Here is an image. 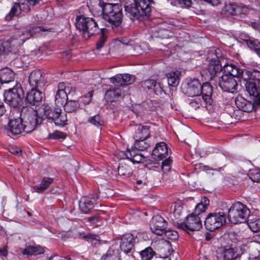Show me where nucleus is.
I'll use <instances>...</instances> for the list:
<instances>
[{
	"label": "nucleus",
	"instance_id": "obj_8",
	"mask_svg": "<svg viewBox=\"0 0 260 260\" xmlns=\"http://www.w3.org/2000/svg\"><path fill=\"white\" fill-rule=\"evenodd\" d=\"M178 228L183 230L188 234L194 231H198L202 228L201 217L198 215L191 214L186 217L182 222H177Z\"/></svg>",
	"mask_w": 260,
	"mask_h": 260
},
{
	"label": "nucleus",
	"instance_id": "obj_61",
	"mask_svg": "<svg viewBox=\"0 0 260 260\" xmlns=\"http://www.w3.org/2000/svg\"><path fill=\"white\" fill-rule=\"evenodd\" d=\"M101 217L95 215L88 218V221L93 224L98 225L99 222L101 221Z\"/></svg>",
	"mask_w": 260,
	"mask_h": 260
},
{
	"label": "nucleus",
	"instance_id": "obj_16",
	"mask_svg": "<svg viewBox=\"0 0 260 260\" xmlns=\"http://www.w3.org/2000/svg\"><path fill=\"white\" fill-rule=\"evenodd\" d=\"M185 94L189 96H200L201 84L198 79L190 80L182 87Z\"/></svg>",
	"mask_w": 260,
	"mask_h": 260
},
{
	"label": "nucleus",
	"instance_id": "obj_7",
	"mask_svg": "<svg viewBox=\"0 0 260 260\" xmlns=\"http://www.w3.org/2000/svg\"><path fill=\"white\" fill-rule=\"evenodd\" d=\"M225 222V213L220 211L210 213L206 218L204 224L207 230L213 232L220 228Z\"/></svg>",
	"mask_w": 260,
	"mask_h": 260
},
{
	"label": "nucleus",
	"instance_id": "obj_52",
	"mask_svg": "<svg viewBox=\"0 0 260 260\" xmlns=\"http://www.w3.org/2000/svg\"><path fill=\"white\" fill-rule=\"evenodd\" d=\"M172 159L170 157H169L165 159L162 162L161 169L165 173L170 172L171 170V164L172 163Z\"/></svg>",
	"mask_w": 260,
	"mask_h": 260
},
{
	"label": "nucleus",
	"instance_id": "obj_56",
	"mask_svg": "<svg viewBox=\"0 0 260 260\" xmlns=\"http://www.w3.org/2000/svg\"><path fill=\"white\" fill-rule=\"evenodd\" d=\"M144 156L139 152L136 154H134L132 157H131L127 160H129V162H132L133 163H140L141 162L143 159H144Z\"/></svg>",
	"mask_w": 260,
	"mask_h": 260
},
{
	"label": "nucleus",
	"instance_id": "obj_21",
	"mask_svg": "<svg viewBox=\"0 0 260 260\" xmlns=\"http://www.w3.org/2000/svg\"><path fill=\"white\" fill-rule=\"evenodd\" d=\"M95 202V199L93 197H83L79 202V209L83 213H88L93 208Z\"/></svg>",
	"mask_w": 260,
	"mask_h": 260
},
{
	"label": "nucleus",
	"instance_id": "obj_23",
	"mask_svg": "<svg viewBox=\"0 0 260 260\" xmlns=\"http://www.w3.org/2000/svg\"><path fill=\"white\" fill-rule=\"evenodd\" d=\"M28 81L32 88L41 86L43 85L44 77L40 71L35 70L30 73L28 77Z\"/></svg>",
	"mask_w": 260,
	"mask_h": 260
},
{
	"label": "nucleus",
	"instance_id": "obj_43",
	"mask_svg": "<svg viewBox=\"0 0 260 260\" xmlns=\"http://www.w3.org/2000/svg\"><path fill=\"white\" fill-rule=\"evenodd\" d=\"M87 121L98 128L104 125V121L99 114L89 117Z\"/></svg>",
	"mask_w": 260,
	"mask_h": 260
},
{
	"label": "nucleus",
	"instance_id": "obj_1",
	"mask_svg": "<svg viewBox=\"0 0 260 260\" xmlns=\"http://www.w3.org/2000/svg\"><path fill=\"white\" fill-rule=\"evenodd\" d=\"M98 4L104 18L113 29L119 27L122 21V8L118 4L104 3L101 0H92Z\"/></svg>",
	"mask_w": 260,
	"mask_h": 260
},
{
	"label": "nucleus",
	"instance_id": "obj_24",
	"mask_svg": "<svg viewBox=\"0 0 260 260\" xmlns=\"http://www.w3.org/2000/svg\"><path fill=\"white\" fill-rule=\"evenodd\" d=\"M217 257L219 255L223 256L224 260H240V255L235 252L232 248H219L217 251Z\"/></svg>",
	"mask_w": 260,
	"mask_h": 260
},
{
	"label": "nucleus",
	"instance_id": "obj_62",
	"mask_svg": "<svg viewBox=\"0 0 260 260\" xmlns=\"http://www.w3.org/2000/svg\"><path fill=\"white\" fill-rule=\"evenodd\" d=\"M9 151L13 154L19 156L21 155V150L16 146H12L9 149Z\"/></svg>",
	"mask_w": 260,
	"mask_h": 260
},
{
	"label": "nucleus",
	"instance_id": "obj_46",
	"mask_svg": "<svg viewBox=\"0 0 260 260\" xmlns=\"http://www.w3.org/2000/svg\"><path fill=\"white\" fill-rule=\"evenodd\" d=\"M18 3L19 10L20 12L28 13L30 11V6L27 3V0H17Z\"/></svg>",
	"mask_w": 260,
	"mask_h": 260
},
{
	"label": "nucleus",
	"instance_id": "obj_32",
	"mask_svg": "<svg viewBox=\"0 0 260 260\" xmlns=\"http://www.w3.org/2000/svg\"><path fill=\"white\" fill-rule=\"evenodd\" d=\"M119 251L117 248H110L101 260H120Z\"/></svg>",
	"mask_w": 260,
	"mask_h": 260
},
{
	"label": "nucleus",
	"instance_id": "obj_44",
	"mask_svg": "<svg viewBox=\"0 0 260 260\" xmlns=\"http://www.w3.org/2000/svg\"><path fill=\"white\" fill-rule=\"evenodd\" d=\"M238 5L237 4H226L224 8V11L228 14L231 15H237L239 11Z\"/></svg>",
	"mask_w": 260,
	"mask_h": 260
},
{
	"label": "nucleus",
	"instance_id": "obj_25",
	"mask_svg": "<svg viewBox=\"0 0 260 260\" xmlns=\"http://www.w3.org/2000/svg\"><path fill=\"white\" fill-rule=\"evenodd\" d=\"M8 130L14 135L20 134L23 132L21 118L11 119L8 123Z\"/></svg>",
	"mask_w": 260,
	"mask_h": 260
},
{
	"label": "nucleus",
	"instance_id": "obj_51",
	"mask_svg": "<svg viewBox=\"0 0 260 260\" xmlns=\"http://www.w3.org/2000/svg\"><path fill=\"white\" fill-rule=\"evenodd\" d=\"M248 225L252 232L256 233L260 230V219L248 221Z\"/></svg>",
	"mask_w": 260,
	"mask_h": 260
},
{
	"label": "nucleus",
	"instance_id": "obj_31",
	"mask_svg": "<svg viewBox=\"0 0 260 260\" xmlns=\"http://www.w3.org/2000/svg\"><path fill=\"white\" fill-rule=\"evenodd\" d=\"M135 130L136 131V137L137 138L147 139L149 136V127L147 125H136L135 127Z\"/></svg>",
	"mask_w": 260,
	"mask_h": 260
},
{
	"label": "nucleus",
	"instance_id": "obj_22",
	"mask_svg": "<svg viewBox=\"0 0 260 260\" xmlns=\"http://www.w3.org/2000/svg\"><path fill=\"white\" fill-rule=\"evenodd\" d=\"M152 155L153 158L158 159H162L168 155V147L164 142L158 143L152 150Z\"/></svg>",
	"mask_w": 260,
	"mask_h": 260
},
{
	"label": "nucleus",
	"instance_id": "obj_57",
	"mask_svg": "<svg viewBox=\"0 0 260 260\" xmlns=\"http://www.w3.org/2000/svg\"><path fill=\"white\" fill-rule=\"evenodd\" d=\"M239 11H238V15L240 14H246L250 11H253V10L248 8L247 6L243 5L242 4L238 5V7Z\"/></svg>",
	"mask_w": 260,
	"mask_h": 260
},
{
	"label": "nucleus",
	"instance_id": "obj_58",
	"mask_svg": "<svg viewBox=\"0 0 260 260\" xmlns=\"http://www.w3.org/2000/svg\"><path fill=\"white\" fill-rule=\"evenodd\" d=\"M174 210V214L175 217L179 218L183 212V208L182 206L178 205L175 206Z\"/></svg>",
	"mask_w": 260,
	"mask_h": 260
},
{
	"label": "nucleus",
	"instance_id": "obj_53",
	"mask_svg": "<svg viewBox=\"0 0 260 260\" xmlns=\"http://www.w3.org/2000/svg\"><path fill=\"white\" fill-rule=\"evenodd\" d=\"M164 234L166 237V238L171 240H174L177 239L178 237V233L176 231L172 230H166L165 232L164 233Z\"/></svg>",
	"mask_w": 260,
	"mask_h": 260
},
{
	"label": "nucleus",
	"instance_id": "obj_5",
	"mask_svg": "<svg viewBox=\"0 0 260 260\" xmlns=\"http://www.w3.org/2000/svg\"><path fill=\"white\" fill-rule=\"evenodd\" d=\"M131 19L141 20L144 16H148L151 11L148 0H137V2L125 10Z\"/></svg>",
	"mask_w": 260,
	"mask_h": 260
},
{
	"label": "nucleus",
	"instance_id": "obj_2",
	"mask_svg": "<svg viewBox=\"0 0 260 260\" xmlns=\"http://www.w3.org/2000/svg\"><path fill=\"white\" fill-rule=\"evenodd\" d=\"M75 25L85 40L88 39L91 36L102 30L99 28L95 19L83 15L77 16Z\"/></svg>",
	"mask_w": 260,
	"mask_h": 260
},
{
	"label": "nucleus",
	"instance_id": "obj_4",
	"mask_svg": "<svg viewBox=\"0 0 260 260\" xmlns=\"http://www.w3.org/2000/svg\"><path fill=\"white\" fill-rule=\"evenodd\" d=\"M250 214V210L246 205L238 202L233 204L229 209L228 217L234 224L245 222Z\"/></svg>",
	"mask_w": 260,
	"mask_h": 260
},
{
	"label": "nucleus",
	"instance_id": "obj_36",
	"mask_svg": "<svg viewBox=\"0 0 260 260\" xmlns=\"http://www.w3.org/2000/svg\"><path fill=\"white\" fill-rule=\"evenodd\" d=\"M63 106L66 112L72 113L77 111L80 108V105L77 101L67 100Z\"/></svg>",
	"mask_w": 260,
	"mask_h": 260
},
{
	"label": "nucleus",
	"instance_id": "obj_6",
	"mask_svg": "<svg viewBox=\"0 0 260 260\" xmlns=\"http://www.w3.org/2000/svg\"><path fill=\"white\" fill-rule=\"evenodd\" d=\"M220 54L219 49L213 48L210 51L207 57L208 63L206 69L210 75L211 79L217 76L222 71Z\"/></svg>",
	"mask_w": 260,
	"mask_h": 260
},
{
	"label": "nucleus",
	"instance_id": "obj_30",
	"mask_svg": "<svg viewBox=\"0 0 260 260\" xmlns=\"http://www.w3.org/2000/svg\"><path fill=\"white\" fill-rule=\"evenodd\" d=\"M181 72L178 70L172 71L168 75V82L169 86L176 87L180 81Z\"/></svg>",
	"mask_w": 260,
	"mask_h": 260
},
{
	"label": "nucleus",
	"instance_id": "obj_9",
	"mask_svg": "<svg viewBox=\"0 0 260 260\" xmlns=\"http://www.w3.org/2000/svg\"><path fill=\"white\" fill-rule=\"evenodd\" d=\"M4 95L5 102L10 106L15 108L20 104L24 92L20 85L17 84L6 91Z\"/></svg>",
	"mask_w": 260,
	"mask_h": 260
},
{
	"label": "nucleus",
	"instance_id": "obj_35",
	"mask_svg": "<svg viewBox=\"0 0 260 260\" xmlns=\"http://www.w3.org/2000/svg\"><path fill=\"white\" fill-rule=\"evenodd\" d=\"M54 179L49 177H44L40 185H36L34 188L38 193H42L46 190L53 182Z\"/></svg>",
	"mask_w": 260,
	"mask_h": 260
},
{
	"label": "nucleus",
	"instance_id": "obj_37",
	"mask_svg": "<svg viewBox=\"0 0 260 260\" xmlns=\"http://www.w3.org/2000/svg\"><path fill=\"white\" fill-rule=\"evenodd\" d=\"M138 140H136L134 146L138 150L143 151L147 149L150 145L147 139H143L138 138Z\"/></svg>",
	"mask_w": 260,
	"mask_h": 260
},
{
	"label": "nucleus",
	"instance_id": "obj_27",
	"mask_svg": "<svg viewBox=\"0 0 260 260\" xmlns=\"http://www.w3.org/2000/svg\"><path fill=\"white\" fill-rule=\"evenodd\" d=\"M131 162L129 160H123L120 162L118 167V174L122 176L129 177L133 173Z\"/></svg>",
	"mask_w": 260,
	"mask_h": 260
},
{
	"label": "nucleus",
	"instance_id": "obj_15",
	"mask_svg": "<svg viewBox=\"0 0 260 260\" xmlns=\"http://www.w3.org/2000/svg\"><path fill=\"white\" fill-rule=\"evenodd\" d=\"M167 223L165 220L162 217L157 215L152 219L150 229L153 233L161 236L167 229Z\"/></svg>",
	"mask_w": 260,
	"mask_h": 260
},
{
	"label": "nucleus",
	"instance_id": "obj_20",
	"mask_svg": "<svg viewBox=\"0 0 260 260\" xmlns=\"http://www.w3.org/2000/svg\"><path fill=\"white\" fill-rule=\"evenodd\" d=\"M42 92L36 88H32L30 91H28L26 97V100L28 103L37 106L42 102Z\"/></svg>",
	"mask_w": 260,
	"mask_h": 260
},
{
	"label": "nucleus",
	"instance_id": "obj_55",
	"mask_svg": "<svg viewBox=\"0 0 260 260\" xmlns=\"http://www.w3.org/2000/svg\"><path fill=\"white\" fill-rule=\"evenodd\" d=\"M107 40V37L104 34H102L99 40L97 41L96 44V49L100 50L105 44Z\"/></svg>",
	"mask_w": 260,
	"mask_h": 260
},
{
	"label": "nucleus",
	"instance_id": "obj_63",
	"mask_svg": "<svg viewBox=\"0 0 260 260\" xmlns=\"http://www.w3.org/2000/svg\"><path fill=\"white\" fill-rule=\"evenodd\" d=\"M181 7H189L191 5V0H177Z\"/></svg>",
	"mask_w": 260,
	"mask_h": 260
},
{
	"label": "nucleus",
	"instance_id": "obj_54",
	"mask_svg": "<svg viewBox=\"0 0 260 260\" xmlns=\"http://www.w3.org/2000/svg\"><path fill=\"white\" fill-rule=\"evenodd\" d=\"M66 137V135L64 133L57 131L50 134L49 136V138L52 139H64Z\"/></svg>",
	"mask_w": 260,
	"mask_h": 260
},
{
	"label": "nucleus",
	"instance_id": "obj_40",
	"mask_svg": "<svg viewBox=\"0 0 260 260\" xmlns=\"http://www.w3.org/2000/svg\"><path fill=\"white\" fill-rule=\"evenodd\" d=\"M155 254V252L151 247H147L140 252L142 260H150Z\"/></svg>",
	"mask_w": 260,
	"mask_h": 260
},
{
	"label": "nucleus",
	"instance_id": "obj_18",
	"mask_svg": "<svg viewBox=\"0 0 260 260\" xmlns=\"http://www.w3.org/2000/svg\"><path fill=\"white\" fill-rule=\"evenodd\" d=\"M235 105L240 110L245 112H250L254 108V103L248 101L240 95H238L235 99Z\"/></svg>",
	"mask_w": 260,
	"mask_h": 260
},
{
	"label": "nucleus",
	"instance_id": "obj_10",
	"mask_svg": "<svg viewBox=\"0 0 260 260\" xmlns=\"http://www.w3.org/2000/svg\"><path fill=\"white\" fill-rule=\"evenodd\" d=\"M27 40L22 30H18L7 42L0 44V59L1 55L10 51V48L17 47Z\"/></svg>",
	"mask_w": 260,
	"mask_h": 260
},
{
	"label": "nucleus",
	"instance_id": "obj_17",
	"mask_svg": "<svg viewBox=\"0 0 260 260\" xmlns=\"http://www.w3.org/2000/svg\"><path fill=\"white\" fill-rule=\"evenodd\" d=\"M111 83L117 86H126L135 81L134 77L128 74H118L110 78Z\"/></svg>",
	"mask_w": 260,
	"mask_h": 260
},
{
	"label": "nucleus",
	"instance_id": "obj_49",
	"mask_svg": "<svg viewBox=\"0 0 260 260\" xmlns=\"http://www.w3.org/2000/svg\"><path fill=\"white\" fill-rule=\"evenodd\" d=\"M20 12L19 10L18 3H14L10 12L6 15V19L10 20L12 17L17 16Z\"/></svg>",
	"mask_w": 260,
	"mask_h": 260
},
{
	"label": "nucleus",
	"instance_id": "obj_39",
	"mask_svg": "<svg viewBox=\"0 0 260 260\" xmlns=\"http://www.w3.org/2000/svg\"><path fill=\"white\" fill-rule=\"evenodd\" d=\"M204 203L201 202L197 205L194 212L192 214L200 216L201 213L205 211L209 204V201L207 198L205 197L204 198Z\"/></svg>",
	"mask_w": 260,
	"mask_h": 260
},
{
	"label": "nucleus",
	"instance_id": "obj_13",
	"mask_svg": "<svg viewBox=\"0 0 260 260\" xmlns=\"http://www.w3.org/2000/svg\"><path fill=\"white\" fill-rule=\"evenodd\" d=\"M120 248L126 254H132L134 251L135 245L138 242V238L132 234L127 233L121 238Z\"/></svg>",
	"mask_w": 260,
	"mask_h": 260
},
{
	"label": "nucleus",
	"instance_id": "obj_41",
	"mask_svg": "<svg viewBox=\"0 0 260 260\" xmlns=\"http://www.w3.org/2000/svg\"><path fill=\"white\" fill-rule=\"evenodd\" d=\"M138 153V150L136 149L133 145L131 149H127L125 151H120L119 153V156L121 159L126 158V160L129 159L131 157H132L134 154H136Z\"/></svg>",
	"mask_w": 260,
	"mask_h": 260
},
{
	"label": "nucleus",
	"instance_id": "obj_19",
	"mask_svg": "<svg viewBox=\"0 0 260 260\" xmlns=\"http://www.w3.org/2000/svg\"><path fill=\"white\" fill-rule=\"evenodd\" d=\"M200 92V97L201 96V99L204 103L206 104L211 105L212 100V87L211 84L208 82H205L201 85V88Z\"/></svg>",
	"mask_w": 260,
	"mask_h": 260
},
{
	"label": "nucleus",
	"instance_id": "obj_33",
	"mask_svg": "<svg viewBox=\"0 0 260 260\" xmlns=\"http://www.w3.org/2000/svg\"><path fill=\"white\" fill-rule=\"evenodd\" d=\"M122 91L119 88L110 89L105 94V99L107 102L112 103L115 101L116 99L121 96Z\"/></svg>",
	"mask_w": 260,
	"mask_h": 260
},
{
	"label": "nucleus",
	"instance_id": "obj_29",
	"mask_svg": "<svg viewBox=\"0 0 260 260\" xmlns=\"http://www.w3.org/2000/svg\"><path fill=\"white\" fill-rule=\"evenodd\" d=\"M243 41L250 50L260 57V41L249 37L244 39Z\"/></svg>",
	"mask_w": 260,
	"mask_h": 260
},
{
	"label": "nucleus",
	"instance_id": "obj_48",
	"mask_svg": "<svg viewBox=\"0 0 260 260\" xmlns=\"http://www.w3.org/2000/svg\"><path fill=\"white\" fill-rule=\"evenodd\" d=\"M195 98L192 100L190 102L189 104L190 106L194 109L199 108L200 106L207 107V104L204 103L203 100L200 98V96H194Z\"/></svg>",
	"mask_w": 260,
	"mask_h": 260
},
{
	"label": "nucleus",
	"instance_id": "obj_59",
	"mask_svg": "<svg viewBox=\"0 0 260 260\" xmlns=\"http://www.w3.org/2000/svg\"><path fill=\"white\" fill-rule=\"evenodd\" d=\"M119 1L124 5L125 10L127 9V6L129 7L137 2V0H119Z\"/></svg>",
	"mask_w": 260,
	"mask_h": 260
},
{
	"label": "nucleus",
	"instance_id": "obj_14",
	"mask_svg": "<svg viewBox=\"0 0 260 260\" xmlns=\"http://www.w3.org/2000/svg\"><path fill=\"white\" fill-rule=\"evenodd\" d=\"M42 118L40 117L37 113L29 114L27 119L22 121L23 132L25 133H29L34 131L37 125L41 123Z\"/></svg>",
	"mask_w": 260,
	"mask_h": 260
},
{
	"label": "nucleus",
	"instance_id": "obj_3",
	"mask_svg": "<svg viewBox=\"0 0 260 260\" xmlns=\"http://www.w3.org/2000/svg\"><path fill=\"white\" fill-rule=\"evenodd\" d=\"M222 75L237 78V79L245 80L248 79H258L260 74L255 71L241 69L233 64L226 63L223 67Z\"/></svg>",
	"mask_w": 260,
	"mask_h": 260
},
{
	"label": "nucleus",
	"instance_id": "obj_26",
	"mask_svg": "<svg viewBox=\"0 0 260 260\" xmlns=\"http://www.w3.org/2000/svg\"><path fill=\"white\" fill-rule=\"evenodd\" d=\"M61 111V109L58 107L52 108L48 105L43 106V112L45 117L50 122H53L58 113Z\"/></svg>",
	"mask_w": 260,
	"mask_h": 260
},
{
	"label": "nucleus",
	"instance_id": "obj_28",
	"mask_svg": "<svg viewBox=\"0 0 260 260\" xmlns=\"http://www.w3.org/2000/svg\"><path fill=\"white\" fill-rule=\"evenodd\" d=\"M15 73L6 67L0 70V80L4 83H8L14 80Z\"/></svg>",
	"mask_w": 260,
	"mask_h": 260
},
{
	"label": "nucleus",
	"instance_id": "obj_47",
	"mask_svg": "<svg viewBox=\"0 0 260 260\" xmlns=\"http://www.w3.org/2000/svg\"><path fill=\"white\" fill-rule=\"evenodd\" d=\"M141 85L145 89L154 90L157 86V83L154 80L149 79L142 81Z\"/></svg>",
	"mask_w": 260,
	"mask_h": 260
},
{
	"label": "nucleus",
	"instance_id": "obj_45",
	"mask_svg": "<svg viewBox=\"0 0 260 260\" xmlns=\"http://www.w3.org/2000/svg\"><path fill=\"white\" fill-rule=\"evenodd\" d=\"M56 125L63 126L67 124V116L65 113H61V111L58 113V116L55 118L53 121Z\"/></svg>",
	"mask_w": 260,
	"mask_h": 260
},
{
	"label": "nucleus",
	"instance_id": "obj_12",
	"mask_svg": "<svg viewBox=\"0 0 260 260\" xmlns=\"http://www.w3.org/2000/svg\"><path fill=\"white\" fill-rule=\"evenodd\" d=\"M237 79L226 75H222L218 79V86L225 92L234 93L237 91Z\"/></svg>",
	"mask_w": 260,
	"mask_h": 260
},
{
	"label": "nucleus",
	"instance_id": "obj_60",
	"mask_svg": "<svg viewBox=\"0 0 260 260\" xmlns=\"http://www.w3.org/2000/svg\"><path fill=\"white\" fill-rule=\"evenodd\" d=\"M91 96L92 95L90 94L88 95H86L84 96V98H81L80 101H79V103H80L81 104H83L84 105H86L89 104L91 100Z\"/></svg>",
	"mask_w": 260,
	"mask_h": 260
},
{
	"label": "nucleus",
	"instance_id": "obj_50",
	"mask_svg": "<svg viewBox=\"0 0 260 260\" xmlns=\"http://www.w3.org/2000/svg\"><path fill=\"white\" fill-rule=\"evenodd\" d=\"M249 178L253 182H260V170L259 169L251 170L249 173Z\"/></svg>",
	"mask_w": 260,
	"mask_h": 260
},
{
	"label": "nucleus",
	"instance_id": "obj_34",
	"mask_svg": "<svg viewBox=\"0 0 260 260\" xmlns=\"http://www.w3.org/2000/svg\"><path fill=\"white\" fill-rule=\"evenodd\" d=\"M44 248L40 245L28 246L22 251V253L30 255H38L44 253Z\"/></svg>",
	"mask_w": 260,
	"mask_h": 260
},
{
	"label": "nucleus",
	"instance_id": "obj_11",
	"mask_svg": "<svg viewBox=\"0 0 260 260\" xmlns=\"http://www.w3.org/2000/svg\"><path fill=\"white\" fill-rule=\"evenodd\" d=\"M260 74V71L252 70ZM245 82V86L246 91L250 96L253 97V101L256 105H260V87L259 83L260 78L258 79H248L243 80Z\"/></svg>",
	"mask_w": 260,
	"mask_h": 260
},
{
	"label": "nucleus",
	"instance_id": "obj_38",
	"mask_svg": "<svg viewBox=\"0 0 260 260\" xmlns=\"http://www.w3.org/2000/svg\"><path fill=\"white\" fill-rule=\"evenodd\" d=\"M68 100L66 91H57L55 102L57 107L63 106Z\"/></svg>",
	"mask_w": 260,
	"mask_h": 260
},
{
	"label": "nucleus",
	"instance_id": "obj_64",
	"mask_svg": "<svg viewBox=\"0 0 260 260\" xmlns=\"http://www.w3.org/2000/svg\"><path fill=\"white\" fill-rule=\"evenodd\" d=\"M96 236L95 235L87 234L84 236V238L89 242H92V240L96 239Z\"/></svg>",
	"mask_w": 260,
	"mask_h": 260
},
{
	"label": "nucleus",
	"instance_id": "obj_42",
	"mask_svg": "<svg viewBox=\"0 0 260 260\" xmlns=\"http://www.w3.org/2000/svg\"><path fill=\"white\" fill-rule=\"evenodd\" d=\"M44 30L40 26L32 27L28 30H22L26 40L29 39L31 37L35 36Z\"/></svg>",
	"mask_w": 260,
	"mask_h": 260
}]
</instances>
